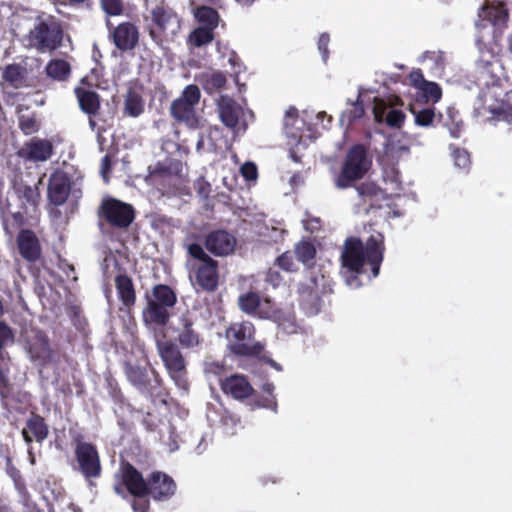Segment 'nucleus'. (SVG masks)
Listing matches in <instances>:
<instances>
[{"instance_id": "1", "label": "nucleus", "mask_w": 512, "mask_h": 512, "mask_svg": "<svg viewBox=\"0 0 512 512\" xmlns=\"http://www.w3.org/2000/svg\"><path fill=\"white\" fill-rule=\"evenodd\" d=\"M382 236H371L366 244L359 238L350 237L342 248V267L355 275L365 273V264L371 268L373 277H377L383 260Z\"/></svg>"}, {"instance_id": "2", "label": "nucleus", "mask_w": 512, "mask_h": 512, "mask_svg": "<svg viewBox=\"0 0 512 512\" xmlns=\"http://www.w3.org/2000/svg\"><path fill=\"white\" fill-rule=\"evenodd\" d=\"M4 188V184L0 182V212L4 224L10 221L9 216L17 224L27 221L26 215L36 211L40 197L38 188L17 180L12 181L5 195Z\"/></svg>"}, {"instance_id": "3", "label": "nucleus", "mask_w": 512, "mask_h": 512, "mask_svg": "<svg viewBox=\"0 0 512 512\" xmlns=\"http://www.w3.org/2000/svg\"><path fill=\"white\" fill-rule=\"evenodd\" d=\"M297 302L303 312L311 317L320 313L323 299L332 292L329 279L324 274L311 272L310 277L298 284Z\"/></svg>"}, {"instance_id": "4", "label": "nucleus", "mask_w": 512, "mask_h": 512, "mask_svg": "<svg viewBox=\"0 0 512 512\" xmlns=\"http://www.w3.org/2000/svg\"><path fill=\"white\" fill-rule=\"evenodd\" d=\"M311 114L308 111H304L300 117L297 109L294 107H290L285 113L284 131L290 146V157L295 162L300 161L301 156L299 153L316 137L310 127L305 128L306 120L311 118Z\"/></svg>"}, {"instance_id": "5", "label": "nucleus", "mask_w": 512, "mask_h": 512, "mask_svg": "<svg viewBox=\"0 0 512 512\" xmlns=\"http://www.w3.org/2000/svg\"><path fill=\"white\" fill-rule=\"evenodd\" d=\"M177 303V294L169 286L159 284L153 286L147 298V306L143 310V318L147 324L164 327L171 319L170 308Z\"/></svg>"}, {"instance_id": "6", "label": "nucleus", "mask_w": 512, "mask_h": 512, "mask_svg": "<svg viewBox=\"0 0 512 512\" xmlns=\"http://www.w3.org/2000/svg\"><path fill=\"white\" fill-rule=\"evenodd\" d=\"M124 375L141 394L145 395L151 401L152 404L155 405L159 402L164 406L167 405L166 397L168 393L162 386V379L160 375L155 370H151L150 376L146 368L125 362Z\"/></svg>"}, {"instance_id": "7", "label": "nucleus", "mask_w": 512, "mask_h": 512, "mask_svg": "<svg viewBox=\"0 0 512 512\" xmlns=\"http://www.w3.org/2000/svg\"><path fill=\"white\" fill-rule=\"evenodd\" d=\"M188 252L200 261L194 270V284L201 290L213 292L219 286L218 261L212 259L199 244H189Z\"/></svg>"}, {"instance_id": "8", "label": "nucleus", "mask_w": 512, "mask_h": 512, "mask_svg": "<svg viewBox=\"0 0 512 512\" xmlns=\"http://www.w3.org/2000/svg\"><path fill=\"white\" fill-rule=\"evenodd\" d=\"M255 328L249 321L233 323L227 329L230 351L240 357H256L264 350L263 344L254 341Z\"/></svg>"}, {"instance_id": "9", "label": "nucleus", "mask_w": 512, "mask_h": 512, "mask_svg": "<svg viewBox=\"0 0 512 512\" xmlns=\"http://www.w3.org/2000/svg\"><path fill=\"white\" fill-rule=\"evenodd\" d=\"M503 91L500 86L483 89L479 94L475 112L487 120L497 118L508 123L512 122V104L501 99Z\"/></svg>"}, {"instance_id": "10", "label": "nucleus", "mask_w": 512, "mask_h": 512, "mask_svg": "<svg viewBox=\"0 0 512 512\" xmlns=\"http://www.w3.org/2000/svg\"><path fill=\"white\" fill-rule=\"evenodd\" d=\"M371 166L364 147L356 145L352 147L346 156L340 175L336 179V186L346 188L350 184L364 176Z\"/></svg>"}, {"instance_id": "11", "label": "nucleus", "mask_w": 512, "mask_h": 512, "mask_svg": "<svg viewBox=\"0 0 512 512\" xmlns=\"http://www.w3.org/2000/svg\"><path fill=\"white\" fill-rule=\"evenodd\" d=\"M74 444V457L82 476L89 481L99 478L102 474V464L96 445L82 441L80 436L74 439Z\"/></svg>"}, {"instance_id": "12", "label": "nucleus", "mask_w": 512, "mask_h": 512, "mask_svg": "<svg viewBox=\"0 0 512 512\" xmlns=\"http://www.w3.org/2000/svg\"><path fill=\"white\" fill-rule=\"evenodd\" d=\"M200 97L201 92L197 85L186 86L181 95L171 103L170 111L173 118L184 122L191 128L196 127L198 121L195 107L199 103Z\"/></svg>"}, {"instance_id": "13", "label": "nucleus", "mask_w": 512, "mask_h": 512, "mask_svg": "<svg viewBox=\"0 0 512 512\" xmlns=\"http://www.w3.org/2000/svg\"><path fill=\"white\" fill-rule=\"evenodd\" d=\"M151 20L155 28L150 30L151 37L156 42H161L162 38L172 40L179 32L181 22L178 15L170 8L157 6L150 11Z\"/></svg>"}, {"instance_id": "14", "label": "nucleus", "mask_w": 512, "mask_h": 512, "mask_svg": "<svg viewBox=\"0 0 512 512\" xmlns=\"http://www.w3.org/2000/svg\"><path fill=\"white\" fill-rule=\"evenodd\" d=\"M120 483L114 485L113 490L116 495L124 497V489L132 497H146V486L148 478L129 461L122 462L119 467Z\"/></svg>"}, {"instance_id": "15", "label": "nucleus", "mask_w": 512, "mask_h": 512, "mask_svg": "<svg viewBox=\"0 0 512 512\" xmlns=\"http://www.w3.org/2000/svg\"><path fill=\"white\" fill-rule=\"evenodd\" d=\"M63 32L60 25L50 19L40 22L29 33L30 44L36 47L40 52L52 51L56 49L62 40Z\"/></svg>"}, {"instance_id": "16", "label": "nucleus", "mask_w": 512, "mask_h": 512, "mask_svg": "<svg viewBox=\"0 0 512 512\" xmlns=\"http://www.w3.org/2000/svg\"><path fill=\"white\" fill-rule=\"evenodd\" d=\"M239 309L250 316L270 319L275 314V303L269 297H262L257 291L241 293L237 299Z\"/></svg>"}, {"instance_id": "17", "label": "nucleus", "mask_w": 512, "mask_h": 512, "mask_svg": "<svg viewBox=\"0 0 512 512\" xmlns=\"http://www.w3.org/2000/svg\"><path fill=\"white\" fill-rule=\"evenodd\" d=\"M159 354L170 377L182 386L187 370L186 361L178 345L172 341H165L159 345Z\"/></svg>"}, {"instance_id": "18", "label": "nucleus", "mask_w": 512, "mask_h": 512, "mask_svg": "<svg viewBox=\"0 0 512 512\" xmlns=\"http://www.w3.org/2000/svg\"><path fill=\"white\" fill-rule=\"evenodd\" d=\"M398 106H402V103L396 96H390L387 99L375 97L373 104L375 120L379 123L384 122L390 127H400L405 116Z\"/></svg>"}, {"instance_id": "19", "label": "nucleus", "mask_w": 512, "mask_h": 512, "mask_svg": "<svg viewBox=\"0 0 512 512\" xmlns=\"http://www.w3.org/2000/svg\"><path fill=\"white\" fill-rule=\"evenodd\" d=\"M99 215L109 224H132L135 219V210L132 205L113 197L102 199Z\"/></svg>"}, {"instance_id": "20", "label": "nucleus", "mask_w": 512, "mask_h": 512, "mask_svg": "<svg viewBox=\"0 0 512 512\" xmlns=\"http://www.w3.org/2000/svg\"><path fill=\"white\" fill-rule=\"evenodd\" d=\"M476 84L480 87L499 86L498 81L502 73V65L497 56L486 52L482 53L479 60L476 62Z\"/></svg>"}, {"instance_id": "21", "label": "nucleus", "mask_w": 512, "mask_h": 512, "mask_svg": "<svg viewBox=\"0 0 512 512\" xmlns=\"http://www.w3.org/2000/svg\"><path fill=\"white\" fill-rule=\"evenodd\" d=\"M177 491L175 480L162 471H153L148 476L146 497L154 501H168Z\"/></svg>"}, {"instance_id": "22", "label": "nucleus", "mask_w": 512, "mask_h": 512, "mask_svg": "<svg viewBox=\"0 0 512 512\" xmlns=\"http://www.w3.org/2000/svg\"><path fill=\"white\" fill-rule=\"evenodd\" d=\"M359 196L365 203H369L371 207L377 206L380 211V216L385 220H391L401 215V211L391 207L389 204L382 206L379 204L381 200L388 198L384 188H380L375 183H363L357 188Z\"/></svg>"}, {"instance_id": "23", "label": "nucleus", "mask_w": 512, "mask_h": 512, "mask_svg": "<svg viewBox=\"0 0 512 512\" xmlns=\"http://www.w3.org/2000/svg\"><path fill=\"white\" fill-rule=\"evenodd\" d=\"M21 435L25 444L29 447L33 441L43 443L49 436V425L45 417L35 411L30 412Z\"/></svg>"}, {"instance_id": "24", "label": "nucleus", "mask_w": 512, "mask_h": 512, "mask_svg": "<svg viewBox=\"0 0 512 512\" xmlns=\"http://www.w3.org/2000/svg\"><path fill=\"white\" fill-rule=\"evenodd\" d=\"M175 332L177 333L176 340L184 349L197 348L203 342L201 333L196 328L192 317L188 314L181 316L179 325L175 329Z\"/></svg>"}, {"instance_id": "25", "label": "nucleus", "mask_w": 512, "mask_h": 512, "mask_svg": "<svg viewBox=\"0 0 512 512\" xmlns=\"http://www.w3.org/2000/svg\"><path fill=\"white\" fill-rule=\"evenodd\" d=\"M205 248L216 256L231 254L236 247V238L225 230L210 232L205 238Z\"/></svg>"}, {"instance_id": "26", "label": "nucleus", "mask_w": 512, "mask_h": 512, "mask_svg": "<svg viewBox=\"0 0 512 512\" xmlns=\"http://www.w3.org/2000/svg\"><path fill=\"white\" fill-rule=\"evenodd\" d=\"M220 386L225 395L231 396L236 400L247 399L254 392L247 377L242 374H232L222 379Z\"/></svg>"}, {"instance_id": "27", "label": "nucleus", "mask_w": 512, "mask_h": 512, "mask_svg": "<svg viewBox=\"0 0 512 512\" xmlns=\"http://www.w3.org/2000/svg\"><path fill=\"white\" fill-rule=\"evenodd\" d=\"M217 109L220 121L227 128L235 130L243 115L242 107L231 97L221 95L217 100Z\"/></svg>"}, {"instance_id": "28", "label": "nucleus", "mask_w": 512, "mask_h": 512, "mask_svg": "<svg viewBox=\"0 0 512 512\" xmlns=\"http://www.w3.org/2000/svg\"><path fill=\"white\" fill-rule=\"evenodd\" d=\"M17 247L21 257L35 263L41 257V246L35 233L29 229H22L17 236Z\"/></svg>"}, {"instance_id": "29", "label": "nucleus", "mask_w": 512, "mask_h": 512, "mask_svg": "<svg viewBox=\"0 0 512 512\" xmlns=\"http://www.w3.org/2000/svg\"><path fill=\"white\" fill-rule=\"evenodd\" d=\"M70 193V181L61 171H55L49 179L48 198L55 206L64 204Z\"/></svg>"}, {"instance_id": "30", "label": "nucleus", "mask_w": 512, "mask_h": 512, "mask_svg": "<svg viewBox=\"0 0 512 512\" xmlns=\"http://www.w3.org/2000/svg\"><path fill=\"white\" fill-rule=\"evenodd\" d=\"M115 289L121 304L131 310L137 301V294L132 278L125 273L118 274L114 279Z\"/></svg>"}, {"instance_id": "31", "label": "nucleus", "mask_w": 512, "mask_h": 512, "mask_svg": "<svg viewBox=\"0 0 512 512\" xmlns=\"http://www.w3.org/2000/svg\"><path fill=\"white\" fill-rule=\"evenodd\" d=\"M113 40L120 50H132L138 43L139 33L135 25L131 23L119 24L113 32Z\"/></svg>"}, {"instance_id": "32", "label": "nucleus", "mask_w": 512, "mask_h": 512, "mask_svg": "<svg viewBox=\"0 0 512 512\" xmlns=\"http://www.w3.org/2000/svg\"><path fill=\"white\" fill-rule=\"evenodd\" d=\"M419 63L424 66L431 76L440 78L448 64V55L440 50L426 51L419 57Z\"/></svg>"}, {"instance_id": "33", "label": "nucleus", "mask_w": 512, "mask_h": 512, "mask_svg": "<svg viewBox=\"0 0 512 512\" xmlns=\"http://www.w3.org/2000/svg\"><path fill=\"white\" fill-rule=\"evenodd\" d=\"M27 349L33 360H50L52 357V349L50 340L46 333L37 330L33 339L28 341Z\"/></svg>"}, {"instance_id": "34", "label": "nucleus", "mask_w": 512, "mask_h": 512, "mask_svg": "<svg viewBox=\"0 0 512 512\" xmlns=\"http://www.w3.org/2000/svg\"><path fill=\"white\" fill-rule=\"evenodd\" d=\"M293 254L297 261L312 270L316 264L317 248L315 242L310 238H303L293 246Z\"/></svg>"}, {"instance_id": "35", "label": "nucleus", "mask_w": 512, "mask_h": 512, "mask_svg": "<svg viewBox=\"0 0 512 512\" xmlns=\"http://www.w3.org/2000/svg\"><path fill=\"white\" fill-rule=\"evenodd\" d=\"M479 17L482 20H488L493 26H503L508 19V12L501 2L487 1L483 5Z\"/></svg>"}, {"instance_id": "36", "label": "nucleus", "mask_w": 512, "mask_h": 512, "mask_svg": "<svg viewBox=\"0 0 512 512\" xmlns=\"http://www.w3.org/2000/svg\"><path fill=\"white\" fill-rule=\"evenodd\" d=\"M196 81L208 94L223 89L227 82L225 75L218 71L202 72L196 76Z\"/></svg>"}, {"instance_id": "37", "label": "nucleus", "mask_w": 512, "mask_h": 512, "mask_svg": "<svg viewBox=\"0 0 512 512\" xmlns=\"http://www.w3.org/2000/svg\"><path fill=\"white\" fill-rule=\"evenodd\" d=\"M27 157L33 161H46L52 154V144L48 140L32 139L24 149Z\"/></svg>"}, {"instance_id": "38", "label": "nucleus", "mask_w": 512, "mask_h": 512, "mask_svg": "<svg viewBox=\"0 0 512 512\" xmlns=\"http://www.w3.org/2000/svg\"><path fill=\"white\" fill-rule=\"evenodd\" d=\"M2 85L6 93L10 88L25 86V70L19 65H8L2 72Z\"/></svg>"}, {"instance_id": "39", "label": "nucleus", "mask_w": 512, "mask_h": 512, "mask_svg": "<svg viewBox=\"0 0 512 512\" xmlns=\"http://www.w3.org/2000/svg\"><path fill=\"white\" fill-rule=\"evenodd\" d=\"M384 190L388 197L398 196L402 191V181L398 169L394 166L387 167L383 171Z\"/></svg>"}, {"instance_id": "40", "label": "nucleus", "mask_w": 512, "mask_h": 512, "mask_svg": "<svg viewBox=\"0 0 512 512\" xmlns=\"http://www.w3.org/2000/svg\"><path fill=\"white\" fill-rule=\"evenodd\" d=\"M194 16L199 24L198 27L214 31L219 24V14L211 7L201 6L194 11Z\"/></svg>"}, {"instance_id": "41", "label": "nucleus", "mask_w": 512, "mask_h": 512, "mask_svg": "<svg viewBox=\"0 0 512 512\" xmlns=\"http://www.w3.org/2000/svg\"><path fill=\"white\" fill-rule=\"evenodd\" d=\"M75 93L81 109L89 115L95 114L100 105L98 95L93 91L81 88H77Z\"/></svg>"}, {"instance_id": "42", "label": "nucleus", "mask_w": 512, "mask_h": 512, "mask_svg": "<svg viewBox=\"0 0 512 512\" xmlns=\"http://www.w3.org/2000/svg\"><path fill=\"white\" fill-rule=\"evenodd\" d=\"M144 111L142 97L133 90H129L125 96L123 113L129 117H138Z\"/></svg>"}, {"instance_id": "43", "label": "nucleus", "mask_w": 512, "mask_h": 512, "mask_svg": "<svg viewBox=\"0 0 512 512\" xmlns=\"http://www.w3.org/2000/svg\"><path fill=\"white\" fill-rule=\"evenodd\" d=\"M70 72V64L62 59H53L46 66L47 75L57 81H65Z\"/></svg>"}, {"instance_id": "44", "label": "nucleus", "mask_w": 512, "mask_h": 512, "mask_svg": "<svg viewBox=\"0 0 512 512\" xmlns=\"http://www.w3.org/2000/svg\"><path fill=\"white\" fill-rule=\"evenodd\" d=\"M214 39V31L207 28L196 27L187 38L189 48H200L211 43Z\"/></svg>"}, {"instance_id": "45", "label": "nucleus", "mask_w": 512, "mask_h": 512, "mask_svg": "<svg viewBox=\"0 0 512 512\" xmlns=\"http://www.w3.org/2000/svg\"><path fill=\"white\" fill-rule=\"evenodd\" d=\"M174 177L163 167H155L150 171L146 181L162 191L166 186L170 185Z\"/></svg>"}, {"instance_id": "46", "label": "nucleus", "mask_w": 512, "mask_h": 512, "mask_svg": "<svg viewBox=\"0 0 512 512\" xmlns=\"http://www.w3.org/2000/svg\"><path fill=\"white\" fill-rule=\"evenodd\" d=\"M285 231L277 226H262V230L258 235L262 238V243L266 245H273L283 240Z\"/></svg>"}, {"instance_id": "47", "label": "nucleus", "mask_w": 512, "mask_h": 512, "mask_svg": "<svg viewBox=\"0 0 512 512\" xmlns=\"http://www.w3.org/2000/svg\"><path fill=\"white\" fill-rule=\"evenodd\" d=\"M418 91L422 94L426 102L436 103L442 96L440 86L432 81H427Z\"/></svg>"}, {"instance_id": "48", "label": "nucleus", "mask_w": 512, "mask_h": 512, "mask_svg": "<svg viewBox=\"0 0 512 512\" xmlns=\"http://www.w3.org/2000/svg\"><path fill=\"white\" fill-rule=\"evenodd\" d=\"M450 149L455 167L462 170L463 172H467L471 165L469 153L465 149L457 148L454 146H450Z\"/></svg>"}, {"instance_id": "49", "label": "nucleus", "mask_w": 512, "mask_h": 512, "mask_svg": "<svg viewBox=\"0 0 512 512\" xmlns=\"http://www.w3.org/2000/svg\"><path fill=\"white\" fill-rule=\"evenodd\" d=\"M360 97H361V94H359L358 98H360ZM363 114H364L363 105L360 102V100L357 99L356 102L354 104H352V106L349 109L345 110L342 113L340 122L342 125H344L345 123L349 124L352 121L361 118L363 116Z\"/></svg>"}, {"instance_id": "50", "label": "nucleus", "mask_w": 512, "mask_h": 512, "mask_svg": "<svg viewBox=\"0 0 512 512\" xmlns=\"http://www.w3.org/2000/svg\"><path fill=\"white\" fill-rule=\"evenodd\" d=\"M274 263L281 270L287 273L298 272V266L294 262L292 254L289 250H286L282 252L279 256H277Z\"/></svg>"}, {"instance_id": "51", "label": "nucleus", "mask_w": 512, "mask_h": 512, "mask_svg": "<svg viewBox=\"0 0 512 512\" xmlns=\"http://www.w3.org/2000/svg\"><path fill=\"white\" fill-rule=\"evenodd\" d=\"M262 390L268 395L261 400L258 401V406H261L266 409H271L276 411L277 409V402L276 398L274 396V390L275 386L272 382H266L262 386Z\"/></svg>"}, {"instance_id": "52", "label": "nucleus", "mask_w": 512, "mask_h": 512, "mask_svg": "<svg viewBox=\"0 0 512 512\" xmlns=\"http://www.w3.org/2000/svg\"><path fill=\"white\" fill-rule=\"evenodd\" d=\"M194 188L203 201V206L208 210L211 207L209 194L211 192V185L202 177L198 178L194 183Z\"/></svg>"}, {"instance_id": "53", "label": "nucleus", "mask_w": 512, "mask_h": 512, "mask_svg": "<svg viewBox=\"0 0 512 512\" xmlns=\"http://www.w3.org/2000/svg\"><path fill=\"white\" fill-rule=\"evenodd\" d=\"M19 127L26 134L30 135L38 131L39 123L34 115L20 114L18 117Z\"/></svg>"}, {"instance_id": "54", "label": "nucleus", "mask_w": 512, "mask_h": 512, "mask_svg": "<svg viewBox=\"0 0 512 512\" xmlns=\"http://www.w3.org/2000/svg\"><path fill=\"white\" fill-rule=\"evenodd\" d=\"M415 117V123L419 126L427 127L432 124L434 119V110L431 108L416 110L412 108Z\"/></svg>"}, {"instance_id": "55", "label": "nucleus", "mask_w": 512, "mask_h": 512, "mask_svg": "<svg viewBox=\"0 0 512 512\" xmlns=\"http://www.w3.org/2000/svg\"><path fill=\"white\" fill-rule=\"evenodd\" d=\"M101 7L106 14L112 16L120 15L123 11L121 0H101Z\"/></svg>"}, {"instance_id": "56", "label": "nucleus", "mask_w": 512, "mask_h": 512, "mask_svg": "<svg viewBox=\"0 0 512 512\" xmlns=\"http://www.w3.org/2000/svg\"><path fill=\"white\" fill-rule=\"evenodd\" d=\"M14 341V333L12 328L5 322L0 321V353L8 342Z\"/></svg>"}, {"instance_id": "57", "label": "nucleus", "mask_w": 512, "mask_h": 512, "mask_svg": "<svg viewBox=\"0 0 512 512\" xmlns=\"http://www.w3.org/2000/svg\"><path fill=\"white\" fill-rule=\"evenodd\" d=\"M240 172L247 181H254L258 176L257 167L252 162L244 163L240 168Z\"/></svg>"}, {"instance_id": "58", "label": "nucleus", "mask_w": 512, "mask_h": 512, "mask_svg": "<svg viewBox=\"0 0 512 512\" xmlns=\"http://www.w3.org/2000/svg\"><path fill=\"white\" fill-rule=\"evenodd\" d=\"M265 282L272 287H278L283 282V276L279 271L269 268L266 272Z\"/></svg>"}, {"instance_id": "59", "label": "nucleus", "mask_w": 512, "mask_h": 512, "mask_svg": "<svg viewBox=\"0 0 512 512\" xmlns=\"http://www.w3.org/2000/svg\"><path fill=\"white\" fill-rule=\"evenodd\" d=\"M330 42V37L327 33H322L320 36H319V39H318V50L322 56V60L324 62L327 61L328 59V56H329V51H328V44Z\"/></svg>"}, {"instance_id": "60", "label": "nucleus", "mask_w": 512, "mask_h": 512, "mask_svg": "<svg viewBox=\"0 0 512 512\" xmlns=\"http://www.w3.org/2000/svg\"><path fill=\"white\" fill-rule=\"evenodd\" d=\"M10 383L6 375H4L3 370L0 372V398L5 400L9 398L10 395Z\"/></svg>"}, {"instance_id": "61", "label": "nucleus", "mask_w": 512, "mask_h": 512, "mask_svg": "<svg viewBox=\"0 0 512 512\" xmlns=\"http://www.w3.org/2000/svg\"><path fill=\"white\" fill-rule=\"evenodd\" d=\"M150 507V501L147 496L143 498H134L132 501V508L135 512H148Z\"/></svg>"}, {"instance_id": "62", "label": "nucleus", "mask_w": 512, "mask_h": 512, "mask_svg": "<svg viewBox=\"0 0 512 512\" xmlns=\"http://www.w3.org/2000/svg\"><path fill=\"white\" fill-rule=\"evenodd\" d=\"M109 394L113 401L118 404H122L125 401V397L117 383L109 382Z\"/></svg>"}, {"instance_id": "63", "label": "nucleus", "mask_w": 512, "mask_h": 512, "mask_svg": "<svg viewBox=\"0 0 512 512\" xmlns=\"http://www.w3.org/2000/svg\"><path fill=\"white\" fill-rule=\"evenodd\" d=\"M409 80L413 87L417 90H419L427 82V80L424 79L421 70L412 71L409 75Z\"/></svg>"}, {"instance_id": "64", "label": "nucleus", "mask_w": 512, "mask_h": 512, "mask_svg": "<svg viewBox=\"0 0 512 512\" xmlns=\"http://www.w3.org/2000/svg\"><path fill=\"white\" fill-rule=\"evenodd\" d=\"M317 120L321 122V126L326 129L328 127V124L331 122V116H328L325 111L318 112L316 114Z\"/></svg>"}]
</instances>
